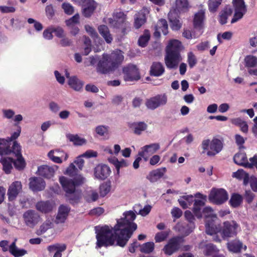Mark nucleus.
I'll return each instance as SVG.
<instances>
[{"instance_id": "f03ea898", "label": "nucleus", "mask_w": 257, "mask_h": 257, "mask_svg": "<svg viewBox=\"0 0 257 257\" xmlns=\"http://www.w3.org/2000/svg\"><path fill=\"white\" fill-rule=\"evenodd\" d=\"M123 59V52L119 49L109 54L104 53L97 63V71L103 74L112 72L121 64Z\"/></svg>"}, {"instance_id": "c03bdc74", "label": "nucleus", "mask_w": 257, "mask_h": 257, "mask_svg": "<svg viewBox=\"0 0 257 257\" xmlns=\"http://www.w3.org/2000/svg\"><path fill=\"white\" fill-rule=\"evenodd\" d=\"M250 163H249L246 158L242 157V166L247 168H252L253 166L257 165V156L255 155L249 159Z\"/></svg>"}, {"instance_id": "f3484780", "label": "nucleus", "mask_w": 257, "mask_h": 257, "mask_svg": "<svg viewBox=\"0 0 257 257\" xmlns=\"http://www.w3.org/2000/svg\"><path fill=\"white\" fill-rule=\"evenodd\" d=\"M70 209V207L68 205H60L55 217V223L56 224L64 223L68 218Z\"/></svg>"}, {"instance_id": "052dcab7", "label": "nucleus", "mask_w": 257, "mask_h": 257, "mask_svg": "<svg viewBox=\"0 0 257 257\" xmlns=\"http://www.w3.org/2000/svg\"><path fill=\"white\" fill-rule=\"evenodd\" d=\"M120 34L121 36H124L127 35L131 31V24L129 22H127L122 26L119 27Z\"/></svg>"}, {"instance_id": "0eeeda50", "label": "nucleus", "mask_w": 257, "mask_h": 257, "mask_svg": "<svg viewBox=\"0 0 257 257\" xmlns=\"http://www.w3.org/2000/svg\"><path fill=\"white\" fill-rule=\"evenodd\" d=\"M183 242L184 238L182 236H173L168 240L162 250L166 255H171L180 250Z\"/></svg>"}, {"instance_id": "8fccbe9b", "label": "nucleus", "mask_w": 257, "mask_h": 257, "mask_svg": "<svg viewBox=\"0 0 257 257\" xmlns=\"http://www.w3.org/2000/svg\"><path fill=\"white\" fill-rule=\"evenodd\" d=\"M222 1V0H209L208 6L209 11L211 13L216 12Z\"/></svg>"}, {"instance_id": "4be33fe9", "label": "nucleus", "mask_w": 257, "mask_h": 257, "mask_svg": "<svg viewBox=\"0 0 257 257\" xmlns=\"http://www.w3.org/2000/svg\"><path fill=\"white\" fill-rule=\"evenodd\" d=\"M45 182L41 178L33 177L29 179V188L33 191H40L44 189Z\"/></svg>"}, {"instance_id": "7c9ffc66", "label": "nucleus", "mask_w": 257, "mask_h": 257, "mask_svg": "<svg viewBox=\"0 0 257 257\" xmlns=\"http://www.w3.org/2000/svg\"><path fill=\"white\" fill-rule=\"evenodd\" d=\"M98 30L99 34L107 44H110L112 42L113 37L107 26L104 25H100L98 27Z\"/></svg>"}, {"instance_id": "20e7f679", "label": "nucleus", "mask_w": 257, "mask_h": 257, "mask_svg": "<svg viewBox=\"0 0 257 257\" xmlns=\"http://www.w3.org/2000/svg\"><path fill=\"white\" fill-rule=\"evenodd\" d=\"M59 180L63 190L65 192V196L69 198L70 203L77 202L80 199V195L76 188L84 183V178L79 175L73 179L61 176Z\"/></svg>"}, {"instance_id": "9b49d317", "label": "nucleus", "mask_w": 257, "mask_h": 257, "mask_svg": "<svg viewBox=\"0 0 257 257\" xmlns=\"http://www.w3.org/2000/svg\"><path fill=\"white\" fill-rule=\"evenodd\" d=\"M12 153L17 158L13 162L15 168L19 171L23 170L26 167V162L21 154V147L16 141L13 143Z\"/></svg>"}, {"instance_id": "a19ab883", "label": "nucleus", "mask_w": 257, "mask_h": 257, "mask_svg": "<svg viewBox=\"0 0 257 257\" xmlns=\"http://www.w3.org/2000/svg\"><path fill=\"white\" fill-rule=\"evenodd\" d=\"M155 28H157L161 31L164 35H167L168 33V25L165 19H160L156 25Z\"/></svg>"}, {"instance_id": "5fc2aeb1", "label": "nucleus", "mask_w": 257, "mask_h": 257, "mask_svg": "<svg viewBox=\"0 0 257 257\" xmlns=\"http://www.w3.org/2000/svg\"><path fill=\"white\" fill-rule=\"evenodd\" d=\"M170 230L161 231L157 233L155 236L156 242H161L165 240L168 237Z\"/></svg>"}, {"instance_id": "423d86ee", "label": "nucleus", "mask_w": 257, "mask_h": 257, "mask_svg": "<svg viewBox=\"0 0 257 257\" xmlns=\"http://www.w3.org/2000/svg\"><path fill=\"white\" fill-rule=\"evenodd\" d=\"M223 147L222 142L216 138H214L210 141L209 139L204 140L202 142L201 148L203 150L202 153L207 152L208 156H214L219 153Z\"/></svg>"}, {"instance_id": "c756f323", "label": "nucleus", "mask_w": 257, "mask_h": 257, "mask_svg": "<svg viewBox=\"0 0 257 257\" xmlns=\"http://www.w3.org/2000/svg\"><path fill=\"white\" fill-rule=\"evenodd\" d=\"M165 72V68L161 62H154L151 66L150 74L151 76L158 77Z\"/></svg>"}, {"instance_id": "39448f33", "label": "nucleus", "mask_w": 257, "mask_h": 257, "mask_svg": "<svg viewBox=\"0 0 257 257\" xmlns=\"http://www.w3.org/2000/svg\"><path fill=\"white\" fill-rule=\"evenodd\" d=\"M123 216V217L116 220L115 224L117 228H119L129 240L138 227L137 224L134 222L136 215L133 211L130 210L124 212ZM117 230L119 231L118 229Z\"/></svg>"}, {"instance_id": "49530a36", "label": "nucleus", "mask_w": 257, "mask_h": 257, "mask_svg": "<svg viewBox=\"0 0 257 257\" xmlns=\"http://www.w3.org/2000/svg\"><path fill=\"white\" fill-rule=\"evenodd\" d=\"M155 244L153 242H147L141 246L140 251L145 253H150L154 250Z\"/></svg>"}, {"instance_id": "7ed1b4c3", "label": "nucleus", "mask_w": 257, "mask_h": 257, "mask_svg": "<svg viewBox=\"0 0 257 257\" xmlns=\"http://www.w3.org/2000/svg\"><path fill=\"white\" fill-rule=\"evenodd\" d=\"M182 43L176 39L169 41L165 49V63L169 69L177 68L180 62L182 60L181 51Z\"/></svg>"}, {"instance_id": "864d4df0", "label": "nucleus", "mask_w": 257, "mask_h": 257, "mask_svg": "<svg viewBox=\"0 0 257 257\" xmlns=\"http://www.w3.org/2000/svg\"><path fill=\"white\" fill-rule=\"evenodd\" d=\"M80 17L78 14H76L70 19L65 21L66 25L68 27L78 25L80 24Z\"/></svg>"}, {"instance_id": "de8ad7c7", "label": "nucleus", "mask_w": 257, "mask_h": 257, "mask_svg": "<svg viewBox=\"0 0 257 257\" xmlns=\"http://www.w3.org/2000/svg\"><path fill=\"white\" fill-rule=\"evenodd\" d=\"M202 217L203 216L207 219L216 218V215L213 214V210L211 207H205L201 211Z\"/></svg>"}, {"instance_id": "3c124183", "label": "nucleus", "mask_w": 257, "mask_h": 257, "mask_svg": "<svg viewBox=\"0 0 257 257\" xmlns=\"http://www.w3.org/2000/svg\"><path fill=\"white\" fill-rule=\"evenodd\" d=\"M217 251L216 246L212 243H208L204 246L203 253L206 256L212 255Z\"/></svg>"}, {"instance_id": "473e14b6", "label": "nucleus", "mask_w": 257, "mask_h": 257, "mask_svg": "<svg viewBox=\"0 0 257 257\" xmlns=\"http://www.w3.org/2000/svg\"><path fill=\"white\" fill-rule=\"evenodd\" d=\"M233 13V9L229 6H226L222 10L219 15V23L221 25L225 24L227 22L229 16H231Z\"/></svg>"}, {"instance_id": "aec40b11", "label": "nucleus", "mask_w": 257, "mask_h": 257, "mask_svg": "<svg viewBox=\"0 0 257 257\" xmlns=\"http://www.w3.org/2000/svg\"><path fill=\"white\" fill-rule=\"evenodd\" d=\"M110 172L111 170L108 166L99 164L94 168V175L96 178L103 180L109 176Z\"/></svg>"}, {"instance_id": "338daca9", "label": "nucleus", "mask_w": 257, "mask_h": 257, "mask_svg": "<svg viewBox=\"0 0 257 257\" xmlns=\"http://www.w3.org/2000/svg\"><path fill=\"white\" fill-rule=\"evenodd\" d=\"M54 152L53 150L50 151L48 153V156L49 158V159L56 163H61L62 162V159H61V157L55 156L54 155Z\"/></svg>"}, {"instance_id": "69168bd1", "label": "nucleus", "mask_w": 257, "mask_h": 257, "mask_svg": "<svg viewBox=\"0 0 257 257\" xmlns=\"http://www.w3.org/2000/svg\"><path fill=\"white\" fill-rule=\"evenodd\" d=\"M15 125V126H17V131L13 133L10 138H8V139L7 140L8 141V143L10 142L15 140L20 135L21 132V127L20 125H19L17 123H16Z\"/></svg>"}, {"instance_id": "393cba45", "label": "nucleus", "mask_w": 257, "mask_h": 257, "mask_svg": "<svg viewBox=\"0 0 257 257\" xmlns=\"http://www.w3.org/2000/svg\"><path fill=\"white\" fill-rule=\"evenodd\" d=\"M147 22V10L143 9L135 16L134 26L136 29H140Z\"/></svg>"}, {"instance_id": "603ef678", "label": "nucleus", "mask_w": 257, "mask_h": 257, "mask_svg": "<svg viewBox=\"0 0 257 257\" xmlns=\"http://www.w3.org/2000/svg\"><path fill=\"white\" fill-rule=\"evenodd\" d=\"M78 169L75 166L73 163H71L66 170L65 174L71 177H76L78 176Z\"/></svg>"}, {"instance_id": "2eb2a0df", "label": "nucleus", "mask_w": 257, "mask_h": 257, "mask_svg": "<svg viewBox=\"0 0 257 257\" xmlns=\"http://www.w3.org/2000/svg\"><path fill=\"white\" fill-rule=\"evenodd\" d=\"M167 97L165 94H158L151 97L146 100V106L152 110H154L161 105H164L167 103Z\"/></svg>"}, {"instance_id": "79ce46f5", "label": "nucleus", "mask_w": 257, "mask_h": 257, "mask_svg": "<svg viewBox=\"0 0 257 257\" xmlns=\"http://www.w3.org/2000/svg\"><path fill=\"white\" fill-rule=\"evenodd\" d=\"M66 137L70 142H73L75 146H82L86 143V140L80 138L77 135L68 134Z\"/></svg>"}, {"instance_id": "5701e85b", "label": "nucleus", "mask_w": 257, "mask_h": 257, "mask_svg": "<svg viewBox=\"0 0 257 257\" xmlns=\"http://www.w3.org/2000/svg\"><path fill=\"white\" fill-rule=\"evenodd\" d=\"M168 19L170 23V27L173 31L179 30L182 26L179 16L175 12H170L168 14Z\"/></svg>"}, {"instance_id": "58836bf2", "label": "nucleus", "mask_w": 257, "mask_h": 257, "mask_svg": "<svg viewBox=\"0 0 257 257\" xmlns=\"http://www.w3.org/2000/svg\"><path fill=\"white\" fill-rule=\"evenodd\" d=\"M70 86L76 91H79L83 85V83L76 76L70 77L68 81Z\"/></svg>"}, {"instance_id": "c9c22d12", "label": "nucleus", "mask_w": 257, "mask_h": 257, "mask_svg": "<svg viewBox=\"0 0 257 257\" xmlns=\"http://www.w3.org/2000/svg\"><path fill=\"white\" fill-rule=\"evenodd\" d=\"M108 161L114 166L116 169L117 174H119V170L121 168L126 167L128 165V163L124 159H121L120 161H119L116 157L109 158Z\"/></svg>"}, {"instance_id": "6e6d98bb", "label": "nucleus", "mask_w": 257, "mask_h": 257, "mask_svg": "<svg viewBox=\"0 0 257 257\" xmlns=\"http://www.w3.org/2000/svg\"><path fill=\"white\" fill-rule=\"evenodd\" d=\"M228 248L230 251L233 252H240L241 250V242L233 241L228 243Z\"/></svg>"}, {"instance_id": "a878e982", "label": "nucleus", "mask_w": 257, "mask_h": 257, "mask_svg": "<svg viewBox=\"0 0 257 257\" xmlns=\"http://www.w3.org/2000/svg\"><path fill=\"white\" fill-rule=\"evenodd\" d=\"M205 19V12L201 10L196 13L193 19V27L197 30H201L203 28L204 22Z\"/></svg>"}, {"instance_id": "6e6552de", "label": "nucleus", "mask_w": 257, "mask_h": 257, "mask_svg": "<svg viewBox=\"0 0 257 257\" xmlns=\"http://www.w3.org/2000/svg\"><path fill=\"white\" fill-rule=\"evenodd\" d=\"M208 199L213 204H222L228 199V194L223 189H213L209 195Z\"/></svg>"}, {"instance_id": "412c9836", "label": "nucleus", "mask_w": 257, "mask_h": 257, "mask_svg": "<svg viewBox=\"0 0 257 257\" xmlns=\"http://www.w3.org/2000/svg\"><path fill=\"white\" fill-rule=\"evenodd\" d=\"M195 227L194 224H189L186 222H178L175 226V229L181 233L183 236H188L193 230Z\"/></svg>"}, {"instance_id": "72a5a7b5", "label": "nucleus", "mask_w": 257, "mask_h": 257, "mask_svg": "<svg viewBox=\"0 0 257 257\" xmlns=\"http://www.w3.org/2000/svg\"><path fill=\"white\" fill-rule=\"evenodd\" d=\"M232 5L235 13L231 21V24L236 22L241 19V0H232Z\"/></svg>"}, {"instance_id": "e433bc0d", "label": "nucleus", "mask_w": 257, "mask_h": 257, "mask_svg": "<svg viewBox=\"0 0 257 257\" xmlns=\"http://www.w3.org/2000/svg\"><path fill=\"white\" fill-rule=\"evenodd\" d=\"M10 252L15 257H20L24 255L27 253L25 249H19L16 246V241H14L9 246Z\"/></svg>"}, {"instance_id": "ddd939ff", "label": "nucleus", "mask_w": 257, "mask_h": 257, "mask_svg": "<svg viewBox=\"0 0 257 257\" xmlns=\"http://www.w3.org/2000/svg\"><path fill=\"white\" fill-rule=\"evenodd\" d=\"M182 198L186 201L188 206H190L194 202L193 213L198 218H202L201 209L205 205L204 201L194 199L192 195L183 196Z\"/></svg>"}, {"instance_id": "f704fd0d", "label": "nucleus", "mask_w": 257, "mask_h": 257, "mask_svg": "<svg viewBox=\"0 0 257 257\" xmlns=\"http://www.w3.org/2000/svg\"><path fill=\"white\" fill-rule=\"evenodd\" d=\"M130 127L133 130L134 134L140 135L148 127V125L143 121L135 122L130 124Z\"/></svg>"}, {"instance_id": "c85d7f7f", "label": "nucleus", "mask_w": 257, "mask_h": 257, "mask_svg": "<svg viewBox=\"0 0 257 257\" xmlns=\"http://www.w3.org/2000/svg\"><path fill=\"white\" fill-rule=\"evenodd\" d=\"M167 169L165 167L159 168L150 172L147 178L151 182H156L158 180L163 177L166 172Z\"/></svg>"}, {"instance_id": "f8f14e48", "label": "nucleus", "mask_w": 257, "mask_h": 257, "mask_svg": "<svg viewBox=\"0 0 257 257\" xmlns=\"http://www.w3.org/2000/svg\"><path fill=\"white\" fill-rule=\"evenodd\" d=\"M23 218L25 225L33 228L40 222L41 217L35 210L30 209L25 212L23 215Z\"/></svg>"}, {"instance_id": "774afa93", "label": "nucleus", "mask_w": 257, "mask_h": 257, "mask_svg": "<svg viewBox=\"0 0 257 257\" xmlns=\"http://www.w3.org/2000/svg\"><path fill=\"white\" fill-rule=\"evenodd\" d=\"M53 33L58 38H62L64 36V30L60 27H52Z\"/></svg>"}, {"instance_id": "37998d69", "label": "nucleus", "mask_w": 257, "mask_h": 257, "mask_svg": "<svg viewBox=\"0 0 257 257\" xmlns=\"http://www.w3.org/2000/svg\"><path fill=\"white\" fill-rule=\"evenodd\" d=\"M150 39V33L148 30H145L143 35L138 40V45L142 47H145Z\"/></svg>"}, {"instance_id": "a18cd8bd", "label": "nucleus", "mask_w": 257, "mask_h": 257, "mask_svg": "<svg viewBox=\"0 0 257 257\" xmlns=\"http://www.w3.org/2000/svg\"><path fill=\"white\" fill-rule=\"evenodd\" d=\"M111 184L110 182H106L99 186V194L101 197H104L110 191Z\"/></svg>"}, {"instance_id": "9d476101", "label": "nucleus", "mask_w": 257, "mask_h": 257, "mask_svg": "<svg viewBox=\"0 0 257 257\" xmlns=\"http://www.w3.org/2000/svg\"><path fill=\"white\" fill-rule=\"evenodd\" d=\"M237 223L234 221H226L223 222L222 227L221 226L220 233L223 239L233 237L237 234Z\"/></svg>"}, {"instance_id": "6ab92c4d", "label": "nucleus", "mask_w": 257, "mask_h": 257, "mask_svg": "<svg viewBox=\"0 0 257 257\" xmlns=\"http://www.w3.org/2000/svg\"><path fill=\"white\" fill-rule=\"evenodd\" d=\"M160 148V146L158 144H152L149 145H146L142 148L138 155L142 157L145 161H147L148 158L152 154L155 153Z\"/></svg>"}, {"instance_id": "cd10ccee", "label": "nucleus", "mask_w": 257, "mask_h": 257, "mask_svg": "<svg viewBox=\"0 0 257 257\" xmlns=\"http://www.w3.org/2000/svg\"><path fill=\"white\" fill-rule=\"evenodd\" d=\"M242 179L244 185L249 183L251 189L254 192H257V178L253 176L249 177L248 174L242 170Z\"/></svg>"}, {"instance_id": "f257e3e1", "label": "nucleus", "mask_w": 257, "mask_h": 257, "mask_svg": "<svg viewBox=\"0 0 257 257\" xmlns=\"http://www.w3.org/2000/svg\"><path fill=\"white\" fill-rule=\"evenodd\" d=\"M117 229L116 225L115 224L113 227L105 225L96 230V248L112 246L115 244V242L116 245L124 247L128 240L119 228V231L116 230Z\"/></svg>"}, {"instance_id": "4d7b16f0", "label": "nucleus", "mask_w": 257, "mask_h": 257, "mask_svg": "<svg viewBox=\"0 0 257 257\" xmlns=\"http://www.w3.org/2000/svg\"><path fill=\"white\" fill-rule=\"evenodd\" d=\"M241 203V195L234 193L232 195L229 200V203L231 206L236 207L240 205Z\"/></svg>"}, {"instance_id": "2f4dec72", "label": "nucleus", "mask_w": 257, "mask_h": 257, "mask_svg": "<svg viewBox=\"0 0 257 257\" xmlns=\"http://www.w3.org/2000/svg\"><path fill=\"white\" fill-rule=\"evenodd\" d=\"M36 208L42 213H47L52 210L53 205L49 201H41L36 203Z\"/></svg>"}, {"instance_id": "0e129e2a", "label": "nucleus", "mask_w": 257, "mask_h": 257, "mask_svg": "<svg viewBox=\"0 0 257 257\" xmlns=\"http://www.w3.org/2000/svg\"><path fill=\"white\" fill-rule=\"evenodd\" d=\"M45 12L46 16L49 19H52L55 16V10L52 5L46 7Z\"/></svg>"}, {"instance_id": "a211bd4d", "label": "nucleus", "mask_w": 257, "mask_h": 257, "mask_svg": "<svg viewBox=\"0 0 257 257\" xmlns=\"http://www.w3.org/2000/svg\"><path fill=\"white\" fill-rule=\"evenodd\" d=\"M22 190V185L20 181H15L9 186L8 190V199L13 201L16 199L19 193Z\"/></svg>"}, {"instance_id": "09e8293b", "label": "nucleus", "mask_w": 257, "mask_h": 257, "mask_svg": "<svg viewBox=\"0 0 257 257\" xmlns=\"http://www.w3.org/2000/svg\"><path fill=\"white\" fill-rule=\"evenodd\" d=\"M245 66L254 67L257 65V58L252 55H247L244 58Z\"/></svg>"}, {"instance_id": "dca6fc26", "label": "nucleus", "mask_w": 257, "mask_h": 257, "mask_svg": "<svg viewBox=\"0 0 257 257\" xmlns=\"http://www.w3.org/2000/svg\"><path fill=\"white\" fill-rule=\"evenodd\" d=\"M97 7L94 0H84L82 5V14L85 18H90Z\"/></svg>"}, {"instance_id": "680f3d73", "label": "nucleus", "mask_w": 257, "mask_h": 257, "mask_svg": "<svg viewBox=\"0 0 257 257\" xmlns=\"http://www.w3.org/2000/svg\"><path fill=\"white\" fill-rule=\"evenodd\" d=\"M188 60L189 66L190 68H193L197 63V59L196 56L192 52H190L188 53Z\"/></svg>"}, {"instance_id": "e2e57ef3", "label": "nucleus", "mask_w": 257, "mask_h": 257, "mask_svg": "<svg viewBox=\"0 0 257 257\" xmlns=\"http://www.w3.org/2000/svg\"><path fill=\"white\" fill-rule=\"evenodd\" d=\"M62 8L63 9L65 13L68 15L73 14L74 11L73 7L69 3H63Z\"/></svg>"}, {"instance_id": "bf43d9fd", "label": "nucleus", "mask_w": 257, "mask_h": 257, "mask_svg": "<svg viewBox=\"0 0 257 257\" xmlns=\"http://www.w3.org/2000/svg\"><path fill=\"white\" fill-rule=\"evenodd\" d=\"M176 7L178 11L187 9L188 8L189 3L188 0H176Z\"/></svg>"}, {"instance_id": "bb28decb", "label": "nucleus", "mask_w": 257, "mask_h": 257, "mask_svg": "<svg viewBox=\"0 0 257 257\" xmlns=\"http://www.w3.org/2000/svg\"><path fill=\"white\" fill-rule=\"evenodd\" d=\"M55 170L52 167L48 165H42L38 167L37 174L46 179H50L53 177Z\"/></svg>"}, {"instance_id": "4c0bfd02", "label": "nucleus", "mask_w": 257, "mask_h": 257, "mask_svg": "<svg viewBox=\"0 0 257 257\" xmlns=\"http://www.w3.org/2000/svg\"><path fill=\"white\" fill-rule=\"evenodd\" d=\"M14 159L10 157L2 158L0 161L3 166V170L8 174L11 172L13 168L12 163H13Z\"/></svg>"}, {"instance_id": "13d9d810", "label": "nucleus", "mask_w": 257, "mask_h": 257, "mask_svg": "<svg viewBox=\"0 0 257 257\" xmlns=\"http://www.w3.org/2000/svg\"><path fill=\"white\" fill-rule=\"evenodd\" d=\"M108 126L98 125L95 128V132L100 136L106 137L108 135Z\"/></svg>"}, {"instance_id": "4468645a", "label": "nucleus", "mask_w": 257, "mask_h": 257, "mask_svg": "<svg viewBox=\"0 0 257 257\" xmlns=\"http://www.w3.org/2000/svg\"><path fill=\"white\" fill-rule=\"evenodd\" d=\"M112 18L108 19L109 24L113 28L119 29L121 26L127 22V15L121 11L114 12Z\"/></svg>"}, {"instance_id": "b1692460", "label": "nucleus", "mask_w": 257, "mask_h": 257, "mask_svg": "<svg viewBox=\"0 0 257 257\" xmlns=\"http://www.w3.org/2000/svg\"><path fill=\"white\" fill-rule=\"evenodd\" d=\"M205 228L206 233L210 235L220 233L221 231V225L216 224L214 218L206 220Z\"/></svg>"}, {"instance_id": "ea45409f", "label": "nucleus", "mask_w": 257, "mask_h": 257, "mask_svg": "<svg viewBox=\"0 0 257 257\" xmlns=\"http://www.w3.org/2000/svg\"><path fill=\"white\" fill-rule=\"evenodd\" d=\"M8 141L4 139L0 138V155L2 156L10 155L12 153L11 149L9 146H8Z\"/></svg>"}, {"instance_id": "1a4fd4ad", "label": "nucleus", "mask_w": 257, "mask_h": 257, "mask_svg": "<svg viewBox=\"0 0 257 257\" xmlns=\"http://www.w3.org/2000/svg\"><path fill=\"white\" fill-rule=\"evenodd\" d=\"M122 72L125 81H138L141 78L139 69L135 65L128 64L123 68Z\"/></svg>"}]
</instances>
